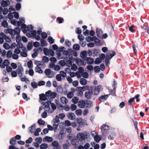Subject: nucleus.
<instances>
[{
  "label": "nucleus",
  "mask_w": 149,
  "mask_h": 149,
  "mask_svg": "<svg viewBox=\"0 0 149 149\" xmlns=\"http://www.w3.org/2000/svg\"><path fill=\"white\" fill-rule=\"evenodd\" d=\"M90 89L92 94L97 95L99 94L100 91L102 90L103 88H102V86L99 85L97 86H91L90 87Z\"/></svg>",
  "instance_id": "nucleus-1"
},
{
  "label": "nucleus",
  "mask_w": 149,
  "mask_h": 149,
  "mask_svg": "<svg viewBox=\"0 0 149 149\" xmlns=\"http://www.w3.org/2000/svg\"><path fill=\"white\" fill-rule=\"evenodd\" d=\"M20 29L18 27L15 28L14 29L8 28L7 29L4 30V32L5 33H8L11 35L15 36V33H20Z\"/></svg>",
  "instance_id": "nucleus-2"
},
{
  "label": "nucleus",
  "mask_w": 149,
  "mask_h": 149,
  "mask_svg": "<svg viewBox=\"0 0 149 149\" xmlns=\"http://www.w3.org/2000/svg\"><path fill=\"white\" fill-rule=\"evenodd\" d=\"M88 134L86 132L79 133L77 134V137L79 141L82 142L84 141L86 138H87V135Z\"/></svg>",
  "instance_id": "nucleus-3"
},
{
  "label": "nucleus",
  "mask_w": 149,
  "mask_h": 149,
  "mask_svg": "<svg viewBox=\"0 0 149 149\" xmlns=\"http://www.w3.org/2000/svg\"><path fill=\"white\" fill-rule=\"evenodd\" d=\"M76 120L79 127H82L85 125V123L86 122V120H83L81 118H77L76 119Z\"/></svg>",
  "instance_id": "nucleus-4"
},
{
  "label": "nucleus",
  "mask_w": 149,
  "mask_h": 149,
  "mask_svg": "<svg viewBox=\"0 0 149 149\" xmlns=\"http://www.w3.org/2000/svg\"><path fill=\"white\" fill-rule=\"evenodd\" d=\"M101 132L103 134H107V132L109 130V127L105 124L102 125L101 127Z\"/></svg>",
  "instance_id": "nucleus-5"
},
{
  "label": "nucleus",
  "mask_w": 149,
  "mask_h": 149,
  "mask_svg": "<svg viewBox=\"0 0 149 149\" xmlns=\"http://www.w3.org/2000/svg\"><path fill=\"white\" fill-rule=\"evenodd\" d=\"M116 54L115 52L112 50L108 51L106 54V56L107 59H110Z\"/></svg>",
  "instance_id": "nucleus-6"
},
{
  "label": "nucleus",
  "mask_w": 149,
  "mask_h": 149,
  "mask_svg": "<svg viewBox=\"0 0 149 149\" xmlns=\"http://www.w3.org/2000/svg\"><path fill=\"white\" fill-rule=\"evenodd\" d=\"M86 103L84 100H80L78 103V106L81 108H84L85 106Z\"/></svg>",
  "instance_id": "nucleus-7"
},
{
  "label": "nucleus",
  "mask_w": 149,
  "mask_h": 149,
  "mask_svg": "<svg viewBox=\"0 0 149 149\" xmlns=\"http://www.w3.org/2000/svg\"><path fill=\"white\" fill-rule=\"evenodd\" d=\"M83 59L84 60L86 61L87 62L88 64H92L94 61V59L90 57L88 58L86 57H84L83 58Z\"/></svg>",
  "instance_id": "nucleus-8"
},
{
  "label": "nucleus",
  "mask_w": 149,
  "mask_h": 149,
  "mask_svg": "<svg viewBox=\"0 0 149 149\" xmlns=\"http://www.w3.org/2000/svg\"><path fill=\"white\" fill-rule=\"evenodd\" d=\"M96 33L97 36L100 38H102V31L101 29H100L97 28L96 29Z\"/></svg>",
  "instance_id": "nucleus-9"
},
{
  "label": "nucleus",
  "mask_w": 149,
  "mask_h": 149,
  "mask_svg": "<svg viewBox=\"0 0 149 149\" xmlns=\"http://www.w3.org/2000/svg\"><path fill=\"white\" fill-rule=\"evenodd\" d=\"M92 93L91 90L88 91L86 92L85 93V97L87 99H90L92 97Z\"/></svg>",
  "instance_id": "nucleus-10"
},
{
  "label": "nucleus",
  "mask_w": 149,
  "mask_h": 149,
  "mask_svg": "<svg viewBox=\"0 0 149 149\" xmlns=\"http://www.w3.org/2000/svg\"><path fill=\"white\" fill-rule=\"evenodd\" d=\"M10 4V2L8 0H6V1L2 0L1 2V6L3 7H7L8 4Z\"/></svg>",
  "instance_id": "nucleus-11"
},
{
  "label": "nucleus",
  "mask_w": 149,
  "mask_h": 149,
  "mask_svg": "<svg viewBox=\"0 0 149 149\" xmlns=\"http://www.w3.org/2000/svg\"><path fill=\"white\" fill-rule=\"evenodd\" d=\"M108 97V95H105L100 97L98 98V100L100 102H102L106 100Z\"/></svg>",
  "instance_id": "nucleus-12"
},
{
  "label": "nucleus",
  "mask_w": 149,
  "mask_h": 149,
  "mask_svg": "<svg viewBox=\"0 0 149 149\" xmlns=\"http://www.w3.org/2000/svg\"><path fill=\"white\" fill-rule=\"evenodd\" d=\"M77 89L79 90V89H80L82 91H83L86 90H88V91L90 90V88H89V86H85L82 87H78V88H77Z\"/></svg>",
  "instance_id": "nucleus-13"
},
{
  "label": "nucleus",
  "mask_w": 149,
  "mask_h": 149,
  "mask_svg": "<svg viewBox=\"0 0 149 149\" xmlns=\"http://www.w3.org/2000/svg\"><path fill=\"white\" fill-rule=\"evenodd\" d=\"M76 63L77 65L80 66L81 65H85L86 63H84V61L81 59H79L76 61Z\"/></svg>",
  "instance_id": "nucleus-14"
},
{
  "label": "nucleus",
  "mask_w": 149,
  "mask_h": 149,
  "mask_svg": "<svg viewBox=\"0 0 149 149\" xmlns=\"http://www.w3.org/2000/svg\"><path fill=\"white\" fill-rule=\"evenodd\" d=\"M68 118L72 120H74L75 119V116L74 114L72 113H68L67 114Z\"/></svg>",
  "instance_id": "nucleus-15"
},
{
  "label": "nucleus",
  "mask_w": 149,
  "mask_h": 149,
  "mask_svg": "<svg viewBox=\"0 0 149 149\" xmlns=\"http://www.w3.org/2000/svg\"><path fill=\"white\" fill-rule=\"evenodd\" d=\"M50 104V102H45V103H44L43 104V105H45V106L44 107V109H45V110L46 111H47V110H49L50 109V106L49 104Z\"/></svg>",
  "instance_id": "nucleus-16"
},
{
  "label": "nucleus",
  "mask_w": 149,
  "mask_h": 149,
  "mask_svg": "<svg viewBox=\"0 0 149 149\" xmlns=\"http://www.w3.org/2000/svg\"><path fill=\"white\" fill-rule=\"evenodd\" d=\"M77 88H78V87H77L76 88L75 90L76 91H77V95L78 96L82 97L83 96V92L82 90L81 89H77Z\"/></svg>",
  "instance_id": "nucleus-17"
},
{
  "label": "nucleus",
  "mask_w": 149,
  "mask_h": 149,
  "mask_svg": "<svg viewBox=\"0 0 149 149\" xmlns=\"http://www.w3.org/2000/svg\"><path fill=\"white\" fill-rule=\"evenodd\" d=\"M86 104L87 105V107L90 108L93 105L92 102L89 100H86Z\"/></svg>",
  "instance_id": "nucleus-18"
},
{
  "label": "nucleus",
  "mask_w": 149,
  "mask_h": 149,
  "mask_svg": "<svg viewBox=\"0 0 149 149\" xmlns=\"http://www.w3.org/2000/svg\"><path fill=\"white\" fill-rule=\"evenodd\" d=\"M77 140L74 139L72 140L71 141V144L73 146V147L74 148H77L78 146L77 143Z\"/></svg>",
  "instance_id": "nucleus-19"
},
{
  "label": "nucleus",
  "mask_w": 149,
  "mask_h": 149,
  "mask_svg": "<svg viewBox=\"0 0 149 149\" xmlns=\"http://www.w3.org/2000/svg\"><path fill=\"white\" fill-rule=\"evenodd\" d=\"M61 102L63 104H65L68 102V100L64 97H62L60 99Z\"/></svg>",
  "instance_id": "nucleus-20"
},
{
  "label": "nucleus",
  "mask_w": 149,
  "mask_h": 149,
  "mask_svg": "<svg viewBox=\"0 0 149 149\" xmlns=\"http://www.w3.org/2000/svg\"><path fill=\"white\" fill-rule=\"evenodd\" d=\"M40 99L41 100L45 101L46 100L47 97L44 94H42L39 95Z\"/></svg>",
  "instance_id": "nucleus-21"
},
{
  "label": "nucleus",
  "mask_w": 149,
  "mask_h": 149,
  "mask_svg": "<svg viewBox=\"0 0 149 149\" xmlns=\"http://www.w3.org/2000/svg\"><path fill=\"white\" fill-rule=\"evenodd\" d=\"M80 83L81 85L84 86L87 84V80L84 78H82L80 79Z\"/></svg>",
  "instance_id": "nucleus-22"
},
{
  "label": "nucleus",
  "mask_w": 149,
  "mask_h": 149,
  "mask_svg": "<svg viewBox=\"0 0 149 149\" xmlns=\"http://www.w3.org/2000/svg\"><path fill=\"white\" fill-rule=\"evenodd\" d=\"M73 48L74 50L77 51L80 49V47L78 44H75L73 45Z\"/></svg>",
  "instance_id": "nucleus-23"
},
{
  "label": "nucleus",
  "mask_w": 149,
  "mask_h": 149,
  "mask_svg": "<svg viewBox=\"0 0 149 149\" xmlns=\"http://www.w3.org/2000/svg\"><path fill=\"white\" fill-rule=\"evenodd\" d=\"M35 128L36 125L35 124H34L33 125L31 126V127H29V130L31 133H33L34 132V130Z\"/></svg>",
  "instance_id": "nucleus-24"
},
{
  "label": "nucleus",
  "mask_w": 149,
  "mask_h": 149,
  "mask_svg": "<svg viewBox=\"0 0 149 149\" xmlns=\"http://www.w3.org/2000/svg\"><path fill=\"white\" fill-rule=\"evenodd\" d=\"M35 70L36 72L40 74H42L43 72L42 70L40 69V68L39 67V66L36 67Z\"/></svg>",
  "instance_id": "nucleus-25"
},
{
  "label": "nucleus",
  "mask_w": 149,
  "mask_h": 149,
  "mask_svg": "<svg viewBox=\"0 0 149 149\" xmlns=\"http://www.w3.org/2000/svg\"><path fill=\"white\" fill-rule=\"evenodd\" d=\"M19 33L18 34L17 33H15V34L17 35V37H16V41L17 42H20L21 41V37L19 35Z\"/></svg>",
  "instance_id": "nucleus-26"
},
{
  "label": "nucleus",
  "mask_w": 149,
  "mask_h": 149,
  "mask_svg": "<svg viewBox=\"0 0 149 149\" xmlns=\"http://www.w3.org/2000/svg\"><path fill=\"white\" fill-rule=\"evenodd\" d=\"M94 139L95 141L97 143H99L100 141L101 140V138L98 135H96L95 136Z\"/></svg>",
  "instance_id": "nucleus-27"
},
{
  "label": "nucleus",
  "mask_w": 149,
  "mask_h": 149,
  "mask_svg": "<svg viewBox=\"0 0 149 149\" xmlns=\"http://www.w3.org/2000/svg\"><path fill=\"white\" fill-rule=\"evenodd\" d=\"M47 141L48 142H51L52 141L53 139L52 137H49L48 136H46L45 138L43 139L44 141V139Z\"/></svg>",
  "instance_id": "nucleus-28"
},
{
  "label": "nucleus",
  "mask_w": 149,
  "mask_h": 149,
  "mask_svg": "<svg viewBox=\"0 0 149 149\" xmlns=\"http://www.w3.org/2000/svg\"><path fill=\"white\" fill-rule=\"evenodd\" d=\"M16 10H19L21 8V4L20 3H18L16 4L15 6Z\"/></svg>",
  "instance_id": "nucleus-29"
},
{
  "label": "nucleus",
  "mask_w": 149,
  "mask_h": 149,
  "mask_svg": "<svg viewBox=\"0 0 149 149\" xmlns=\"http://www.w3.org/2000/svg\"><path fill=\"white\" fill-rule=\"evenodd\" d=\"M79 100V98L77 97H74L72 99V102L74 104H76L78 102V101Z\"/></svg>",
  "instance_id": "nucleus-30"
},
{
  "label": "nucleus",
  "mask_w": 149,
  "mask_h": 149,
  "mask_svg": "<svg viewBox=\"0 0 149 149\" xmlns=\"http://www.w3.org/2000/svg\"><path fill=\"white\" fill-rule=\"evenodd\" d=\"M92 53L93 56H97L98 54V52L97 49H94L92 50Z\"/></svg>",
  "instance_id": "nucleus-31"
},
{
  "label": "nucleus",
  "mask_w": 149,
  "mask_h": 149,
  "mask_svg": "<svg viewBox=\"0 0 149 149\" xmlns=\"http://www.w3.org/2000/svg\"><path fill=\"white\" fill-rule=\"evenodd\" d=\"M70 146V144L68 142H67L63 145V149H68Z\"/></svg>",
  "instance_id": "nucleus-32"
},
{
  "label": "nucleus",
  "mask_w": 149,
  "mask_h": 149,
  "mask_svg": "<svg viewBox=\"0 0 149 149\" xmlns=\"http://www.w3.org/2000/svg\"><path fill=\"white\" fill-rule=\"evenodd\" d=\"M48 41L50 44H52L54 42V40L52 37L51 36H49L48 38Z\"/></svg>",
  "instance_id": "nucleus-33"
},
{
  "label": "nucleus",
  "mask_w": 149,
  "mask_h": 149,
  "mask_svg": "<svg viewBox=\"0 0 149 149\" xmlns=\"http://www.w3.org/2000/svg\"><path fill=\"white\" fill-rule=\"evenodd\" d=\"M49 50L47 48H45L44 49V53L45 55L48 56L49 54Z\"/></svg>",
  "instance_id": "nucleus-34"
},
{
  "label": "nucleus",
  "mask_w": 149,
  "mask_h": 149,
  "mask_svg": "<svg viewBox=\"0 0 149 149\" xmlns=\"http://www.w3.org/2000/svg\"><path fill=\"white\" fill-rule=\"evenodd\" d=\"M3 46L4 48L6 50L10 48L9 45L6 43H4L3 44Z\"/></svg>",
  "instance_id": "nucleus-35"
},
{
  "label": "nucleus",
  "mask_w": 149,
  "mask_h": 149,
  "mask_svg": "<svg viewBox=\"0 0 149 149\" xmlns=\"http://www.w3.org/2000/svg\"><path fill=\"white\" fill-rule=\"evenodd\" d=\"M49 60V59L48 57L46 56H44L43 57L42 61H43L44 63H47L48 62Z\"/></svg>",
  "instance_id": "nucleus-36"
},
{
  "label": "nucleus",
  "mask_w": 149,
  "mask_h": 149,
  "mask_svg": "<svg viewBox=\"0 0 149 149\" xmlns=\"http://www.w3.org/2000/svg\"><path fill=\"white\" fill-rule=\"evenodd\" d=\"M75 112L77 115L79 116L82 114V111L81 109H78L76 110Z\"/></svg>",
  "instance_id": "nucleus-37"
},
{
  "label": "nucleus",
  "mask_w": 149,
  "mask_h": 149,
  "mask_svg": "<svg viewBox=\"0 0 149 149\" xmlns=\"http://www.w3.org/2000/svg\"><path fill=\"white\" fill-rule=\"evenodd\" d=\"M38 51V50L37 49H36V51H35L34 53L32 54V56L33 58H35L37 56Z\"/></svg>",
  "instance_id": "nucleus-38"
},
{
  "label": "nucleus",
  "mask_w": 149,
  "mask_h": 149,
  "mask_svg": "<svg viewBox=\"0 0 149 149\" xmlns=\"http://www.w3.org/2000/svg\"><path fill=\"white\" fill-rule=\"evenodd\" d=\"M28 67L30 69L33 68V63L31 60H30L27 63Z\"/></svg>",
  "instance_id": "nucleus-39"
},
{
  "label": "nucleus",
  "mask_w": 149,
  "mask_h": 149,
  "mask_svg": "<svg viewBox=\"0 0 149 149\" xmlns=\"http://www.w3.org/2000/svg\"><path fill=\"white\" fill-rule=\"evenodd\" d=\"M52 145L53 146L57 147L58 146L59 144L58 142L56 141H54L52 143Z\"/></svg>",
  "instance_id": "nucleus-40"
},
{
  "label": "nucleus",
  "mask_w": 149,
  "mask_h": 149,
  "mask_svg": "<svg viewBox=\"0 0 149 149\" xmlns=\"http://www.w3.org/2000/svg\"><path fill=\"white\" fill-rule=\"evenodd\" d=\"M47 147V145L45 143H42L40 146L41 149H46Z\"/></svg>",
  "instance_id": "nucleus-41"
},
{
  "label": "nucleus",
  "mask_w": 149,
  "mask_h": 149,
  "mask_svg": "<svg viewBox=\"0 0 149 149\" xmlns=\"http://www.w3.org/2000/svg\"><path fill=\"white\" fill-rule=\"evenodd\" d=\"M15 142L16 140L14 137L11 139L10 141V143L12 145H15Z\"/></svg>",
  "instance_id": "nucleus-42"
},
{
  "label": "nucleus",
  "mask_w": 149,
  "mask_h": 149,
  "mask_svg": "<svg viewBox=\"0 0 149 149\" xmlns=\"http://www.w3.org/2000/svg\"><path fill=\"white\" fill-rule=\"evenodd\" d=\"M21 80L22 81H25L26 83H29V80L28 79L25 78V77H22L21 78Z\"/></svg>",
  "instance_id": "nucleus-43"
},
{
  "label": "nucleus",
  "mask_w": 149,
  "mask_h": 149,
  "mask_svg": "<svg viewBox=\"0 0 149 149\" xmlns=\"http://www.w3.org/2000/svg\"><path fill=\"white\" fill-rule=\"evenodd\" d=\"M31 85L33 88H36L38 87V84L35 81H33L31 83Z\"/></svg>",
  "instance_id": "nucleus-44"
},
{
  "label": "nucleus",
  "mask_w": 149,
  "mask_h": 149,
  "mask_svg": "<svg viewBox=\"0 0 149 149\" xmlns=\"http://www.w3.org/2000/svg\"><path fill=\"white\" fill-rule=\"evenodd\" d=\"M12 55V52L10 50L8 51L6 54L7 57L8 58H10L11 57Z\"/></svg>",
  "instance_id": "nucleus-45"
},
{
  "label": "nucleus",
  "mask_w": 149,
  "mask_h": 149,
  "mask_svg": "<svg viewBox=\"0 0 149 149\" xmlns=\"http://www.w3.org/2000/svg\"><path fill=\"white\" fill-rule=\"evenodd\" d=\"M2 26L5 28L7 27L8 26V23L7 22L6 20L3 21L1 23Z\"/></svg>",
  "instance_id": "nucleus-46"
},
{
  "label": "nucleus",
  "mask_w": 149,
  "mask_h": 149,
  "mask_svg": "<svg viewBox=\"0 0 149 149\" xmlns=\"http://www.w3.org/2000/svg\"><path fill=\"white\" fill-rule=\"evenodd\" d=\"M102 60L98 58H97L95 61V63L96 64H98L102 62Z\"/></svg>",
  "instance_id": "nucleus-47"
},
{
  "label": "nucleus",
  "mask_w": 149,
  "mask_h": 149,
  "mask_svg": "<svg viewBox=\"0 0 149 149\" xmlns=\"http://www.w3.org/2000/svg\"><path fill=\"white\" fill-rule=\"evenodd\" d=\"M74 96V94L72 92H69L67 94V97L69 99L71 98Z\"/></svg>",
  "instance_id": "nucleus-48"
},
{
  "label": "nucleus",
  "mask_w": 149,
  "mask_h": 149,
  "mask_svg": "<svg viewBox=\"0 0 149 149\" xmlns=\"http://www.w3.org/2000/svg\"><path fill=\"white\" fill-rule=\"evenodd\" d=\"M76 33L79 35L81 33V29L80 28H77L75 29Z\"/></svg>",
  "instance_id": "nucleus-49"
},
{
  "label": "nucleus",
  "mask_w": 149,
  "mask_h": 149,
  "mask_svg": "<svg viewBox=\"0 0 149 149\" xmlns=\"http://www.w3.org/2000/svg\"><path fill=\"white\" fill-rule=\"evenodd\" d=\"M51 72V71L49 69H47L45 70V73L47 75H49Z\"/></svg>",
  "instance_id": "nucleus-50"
},
{
  "label": "nucleus",
  "mask_w": 149,
  "mask_h": 149,
  "mask_svg": "<svg viewBox=\"0 0 149 149\" xmlns=\"http://www.w3.org/2000/svg\"><path fill=\"white\" fill-rule=\"evenodd\" d=\"M142 27L145 31L146 32L149 34V27L143 25V27Z\"/></svg>",
  "instance_id": "nucleus-51"
},
{
  "label": "nucleus",
  "mask_w": 149,
  "mask_h": 149,
  "mask_svg": "<svg viewBox=\"0 0 149 149\" xmlns=\"http://www.w3.org/2000/svg\"><path fill=\"white\" fill-rule=\"evenodd\" d=\"M82 74V76L83 77L85 78H88V75L87 72H83Z\"/></svg>",
  "instance_id": "nucleus-52"
},
{
  "label": "nucleus",
  "mask_w": 149,
  "mask_h": 149,
  "mask_svg": "<svg viewBox=\"0 0 149 149\" xmlns=\"http://www.w3.org/2000/svg\"><path fill=\"white\" fill-rule=\"evenodd\" d=\"M134 98H132L129 99V101H128V104L129 105H131L132 104V102L134 101Z\"/></svg>",
  "instance_id": "nucleus-53"
},
{
  "label": "nucleus",
  "mask_w": 149,
  "mask_h": 149,
  "mask_svg": "<svg viewBox=\"0 0 149 149\" xmlns=\"http://www.w3.org/2000/svg\"><path fill=\"white\" fill-rule=\"evenodd\" d=\"M6 71L8 72H12V68L10 66H8V65L6 66Z\"/></svg>",
  "instance_id": "nucleus-54"
},
{
  "label": "nucleus",
  "mask_w": 149,
  "mask_h": 149,
  "mask_svg": "<svg viewBox=\"0 0 149 149\" xmlns=\"http://www.w3.org/2000/svg\"><path fill=\"white\" fill-rule=\"evenodd\" d=\"M38 123L40 125H43L45 124V122L42 119H40L38 121Z\"/></svg>",
  "instance_id": "nucleus-55"
},
{
  "label": "nucleus",
  "mask_w": 149,
  "mask_h": 149,
  "mask_svg": "<svg viewBox=\"0 0 149 149\" xmlns=\"http://www.w3.org/2000/svg\"><path fill=\"white\" fill-rule=\"evenodd\" d=\"M40 42L41 45H43L44 46H46L47 45V42L45 41L44 39H40Z\"/></svg>",
  "instance_id": "nucleus-56"
},
{
  "label": "nucleus",
  "mask_w": 149,
  "mask_h": 149,
  "mask_svg": "<svg viewBox=\"0 0 149 149\" xmlns=\"http://www.w3.org/2000/svg\"><path fill=\"white\" fill-rule=\"evenodd\" d=\"M17 47L18 49L22 48L23 45L22 43L20 42H17Z\"/></svg>",
  "instance_id": "nucleus-57"
},
{
  "label": "nucleus",
  "mask_w": 149,
  "mask_h": 149,
  "mask_svg": "<svg viewBox=\"0 0 149 149\" xmlns=\"http://www.w3.org/2000/svg\"><path fill=\"white\" fill-rule=\"evenodd\" d=\"M41 36L42 38L43 39L46 38L47 37V33L45 32H43L42 33Z\"/></svg>",
  "instance_id": "nucleus-58"
},
{
  "label": "nucleus",
  "mask_w": 149,
  "mask_h": 149,
  "mask_svg": "<svg viewBox=\"0 0 149 149\" xmlns=\"http://www.w3.org/2000/svg\"><path fill=\"white\" fill-rule=\"evenodd\" d=\"M71 69L74 71H75L77 68V67L75 64H73L71 66Z\"/></svg>",
  "instance_id": "nucleus-59"
},
{
  "label": "nucleus",
  "mask_w": 149,
  "mask_h": 149,
  "mask_svg": "<svg viewBox=\"0 0 149 149\" xmlns=\"http://www.w3.org/2000/svg\"><path fill=\"white\" fill-rule=\"evenodd\" d=\"M86 41L88 42L90 41H93V38L90 36L86 37Z\"/></svg>",
  "instance_id": "nucleus-60"
},
{
  "label": "nucleus",
  "mask_w": 149,
  "mask_h": 149,
  "mask_svg": "<svg viewBox=\"0 0 149 149\" xmlns=\"http://www.w3.org/2000/svg\"><path fill=\"white\" fill-rule=\"evenodd\" d=\"M35 141L39 143H40L42 141V139L41 137H37L35 139Z\"/></svg>",
  "instance_id": "nucleus-61"
},
{
  "label": "nucleus",
  "mask_w": 149,
  "mask_h": 149,
  "mask_svg": "<svg viewBox=\"0 0 149 149\" xmlns=\"http://www.w3.org/2000/svg\"><path fill=\"white\" fill-rule=\"evenodd\" d=\"M134 28L135 26L134 25H132L129 27V30L132 32H133L135 31V30L133 29Z\"/></svg>",
  "instance_id": "nucleus-62"
},
{
  "label": "nucleus",
  "mask_w": 149,
  "mask_h": 149,
  "mask_svg": "<svg viewBox=\"0 0 149 149\" xmlns=\"http://www.w3.org/2000/svg\"><path fill=\"white\" fill-rule=\"evenodd\" d=\"M63 133H60L57 136L58 139H63Z\"/></svg>",
  "instance_id": "nucleus-63"
},
{
  "label": "nucleus",
  "mask_w": 149,
  "mask_h": 149,
  "mask_svg": "<svg viewBox=\"0 0 149 149\" xmlns=\"http://www.w3.org/2000/svg\"><path fill=\"white\" fill-rule=\"evenodd\" d=\"M94 70L95 72H98L100 71V68L98 66H96L94 67Z\"/></svg>",
  "instance_id": "nucleus-64"
}]
</instances>
